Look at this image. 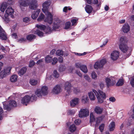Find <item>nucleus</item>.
<instances>
[{"mask_svg":"<svg viewBox=\"0 0 134 134\" xmlns=\"http://www.w3.org/2000/svg\"><path fill=\"white\" fill-rule=\"evenodd\" d=\"M61 25V21L58 18L55 19L52 28L50 27L49 26L46 27L45 25L41 24H37L36 26L38 29L34 32V31L32 32L35 34L40 37L43 36L44 33L41 31L43 30L46 33L49 34L52 31L56 30L59 29Z\"/></svg>","mask_w":134,"mask_h":134,"instance_id":"obj_1","label":"nucleus"},{"mask_svg":"<svg viewBox=\"0 0 134 134\" xmlns=\"http://www.w3.org/2000/svg\"><path fill=\"white\" fill-rule=\"evenodd\" d=\"M51 3L50 0H47L46 1L42 4L43 8L42 9L43 12L46 16L44 20V21L49 24H51L52 23L53 17L52 14L48 11L49 7Z\"/></svg>","mask_w":134,"mask_h":134,"instance_id":"obj_2","label":"nucleus"},{"mask_svg":"<svg viewBox=\"0 0 134 134\" xmlns=\"http://www.w3.org/2000/svg\"><path fill=\"white\" fill-rule=\"evenodd\" d=\"M18 5L21 10H23L25 7L28 5L30 9H35L37 5L36 0H19Z\"/></svg>","mask_w":134,"mask_h":134,"instance_id":"obj_3","label":"nucleus"},{"mask_svg":"<svg viewBox=\"0 0 134 134\" xmlns=\"http://www.w3.org/2000/svg\"><path fill=\"white\" fill-rule=\"evenodd\" d=\"M120 44L119 46V48L121 50L123 53H126L129 55H131V53L132 51V49L130 47H128L126 44L127 40L125 37H121L120 40Z\"/></svg>","mask_w":134,"mask_h":134,"instance_id":"obj_4","label":"nucleus"},{"mask_svg":"<svg viewBox=\"0 0 134 134\" xmlns=\"http://www.w3.org/2000/svg\"><path fill=\"white\" fill-rule=\"evenodd\" d=\"M14 10L11 7H9L7 8L6 9L4 15L1 16L3 21L6 23H8L10 21L9 18V16H10L12 18H14Z\"/></svg>","mask_w":134,"mask_h":134,"instance_id":"obj_5","label":"nucleus"},{"mask_svg":"<svg viewBox=\"0 0 134 134\" xmlns=\"http://www.w3.org/2000/svg\"><path fill=\"white\" fill-rule=\"evenodd\" d=\"M102 113H103V115L99 116L96 119L95 118L94 114L93 113H91L90 114V122H92L96 121V126L98 125V124L100 123L104 118L105 116H107L108 115L107 111L106 110H103Z\"/></svg>","mask_w":134,"mask_h":134,"instance_id":"obj_6","label":"nucleus"},{"mask_svg":"<svg viewBox=\"0 0 134 134\" xmlns=\"http://www.w3.org/2000/svg\"><path fill=\"white\" fill-rule=\"evenodd\" d=\"M37 97L35 94H30L26 95L23 98L21 99V102L24 105H27L30 102H32L35 101Z\"/></svg>","mask_w":134,"mask_h":134,"instance_id":"obj_7","label":"nucleus"},{"mask_svg":"<svg viewBox=\"0 0 134 134\" xmlns=\"http://www.w3.org/2000/svg\"><path fill=\"white\" fill-rule=\"evenodd\" d=\"M48 93V87L46 86H43L41 88L37 89L35 92V95L39 98L46 95Z\"/></svg>","mask_w":134,"mask_h":134,"instance_id":"obj_8","label":"nucleus"},{"mask_svg":"<svg viewBox=\"0 0 134 134\" xmlns=\"http://www.w3.org/2000/svg\"><path fill=\"white\" fill-rule=\"evenodd\" d=\"M64 87L65 91L69 94H70L72 92L73 89V91L75 93H77L80 91L79 90L78 88L73 87L71 86L70 83L69 81H67L65 82Z\"/></svg>","mask_w":134,"mask_h":134,"instance_id":"obj_9","label":"nucleus"},{"mask_svg":"<svg viewBox=\"0 0 134 134\" xmlns=\"http://www.w3.org/2000/svg\"><path fill=\"white\" fill-rule=\"evenodd\" d=\"M4 109L9 110L13 107H16L17 104L15 101L11 100L9 102H4L3 103Z\"/></svg>","mask_w":134,"mask_h":134,"instance_id":"obj_10","label":"nucleus"},{"mask_svg":"<svg viewBox=\"0 0 134 134\" xmlns=\"http://www.w3.org/2000/svg\"><path fill=\"white\" fill-rule=\"evenodd\" d=\"M98 99V102L99 103H102L106 98V94L103 92L99 91L96 95Z\"/></svg>","mask_w":134,"mask_h":134,"instance_id":"obj_11","label":"nucleus"},{"mask_svg":"<svg viewBox=\"0 0 134 134\" xmlns=\"http://www.w3.org/2000/svg\"><path fill=\"white\" fill-rule=\"evenodd\" d=\"M116 80V78L114 77H111L110 78H106L105 81L107 86L108 87L113 86L115 83Z\"/></svg>","mask_w":134,"mask_h":134,"instance_id":"obj_12","label":"nucleus"},{"mask_svg":"<svg viewBox=\"0 0 134 134\" xmlns=\"http://www.w3.org/2000/svg\"><path fill=\"white\" fill-rule=\"evenodd\" d=\"M106 62L105 59H103L97 61L94 65V68L97 69L102 68Z\"/></svg>","mask_w":134,"mask_h":134,"instance_id":"obj_13","label":"nucleus"},{"mask_svg":"<svg viewBox=\"0 0 134 134\" xmlns=\"http://www.w3.org/2000/svg\"><path fill=\"white\" fill-rule=\"evenodd\" d=\"M89 111L87 108L81 109L79 111V115L80 118L86 117L89 115Z\"/></svg>","mask_w":134,"mask_h":134,"instance_id":"obj_14","label":"nucleus"},{"mask_svg":"<svg viewBox=\"0 0 134 134\" xmlns=\"http://www.w3.org/2000/svg\"><path fill=\"white\" fill-rule=\"evenodd\" d=\"M97 92L95 90H93L92 91H91L88 93L89 98L91 101L94 100L96 99L95 95L96 96Z\"/></svg>","mask_w":134,"mask_h":134,"instance_id":"obj_15","label":"nucleus"},{"mask_svg":"<svg viewBox=\"0 0 134 134\" xmlns=\"http://www.w3.org/2000/svg\"><path fill=\"white\" fill-rule=\"evenodd\" d=\"M119 55V52L116 51H113L111 54V58L113 60H116L118 58Z\"/></svg>","mask_w":134,"mask_h":134,"instance_id":"obj_16","label":"nucleus"},{"mask_svg":"<svg viewBox=\"0 0 134 134\" xmlns=\"http://www.w3.org/2000/svg\"><path fill=\"white\" fill-rule=\"evenodd\" d=\"M79 99L78 98H75L71 100L70 102V106L74 107L77 105L79 103Z\"/></svg>","mask_w":134,"mask_h":134,"instance_id":"obj_17","label":"nucleus"},{"mask_svg":"<svg viewBox=\"0 0 134 134\" xmlns=\"http://www.w3.org/2000/svg\"><path fill=\"white\" fill-rule=\"evenodd\" d=\"M94 111L97 114H100L102 113L103 109L99 106H96L94 108Z\"/></svg>","mask_w":134,"mask_h":134,"instance_id":"obj_18","label":"nucleus"},{"mask_svg":"<svg viewBox=\"0 0 134 134\" xmlns=\"http://www.w3.org/2000/svg\"><path fill=\"white\" fill-rule=\"evenodd\" d=\"M60 87L59 85H56L52 91V92L54 94H58L60 92Z\"/></svg>","mask_w":134,"mask_h":134,"instance_id":"obj_19","label":"nucleus"},{"mask_svg":"<svg viewBox=\"0 0 134 134\" xmlns=\"http://www.w3.org/2000/svg\"><path fill=\"white\" fill-rule=\"evenodd\" d=\"M122 31L125 33H127L130 30V26L127 24H125L122 28Z\"/></svg>","mask_w":134,"mask_h":134,"instance_id":"obj_20","label":"nucleus"},{"mask_svg":"<svg viewBox=\"0 0 134 134\" xmlns=\"http://www.w3.org/2000/svg\"><path fill=\"white\" fill-rule=\"evenodd\" d=\"M0 39L4 40H6L7 39L6 34L4 30L0 32Z\"/></svg>","mask_w":134,"mask_h":134,"instance_id":"obj_21","label":"nucleus"},{"mask_svg":"<svg viewBox=\"0 0 134 134\" xmlns=\"http://www.w3.org/2000/svg\"><path fill=\"white\" fill-rule=\"evenodd\" d=\"M40 11V9H38L36 11L34 12L31 16V17L33 19H36L38 16Z\"/></svg>","mask_w":134,"mask_h":134,"instance_id":"obj_22","label":"nucleus"},{"mask_svg":"<svg viewBox=\"0 0 134 134\" xmlns=\"http://www.w3.org/2000/svg\"><path fill=\"white\" fill-rule=\"evenodd\" d=\"M86 12L88 13H90L92 12L93 8L90 5H87L85 8Z\"/></svg>","mask_w":134,"mask_h":134,"instance_id":"obj_23","label":"nucleus"},{"mask_svg":"<svg viewBox=\"0 0 134 134\" xmlns=\"http://www.w3.org/2000/svg\"><path fill=\"white\" fill-rule=\"evenodd\" d=\"M7 7V3L5 2H4L2 3L0 6V9L1 11L3 12H4L5 9Z\"/></svg>","mask_w":134,"mask_h":134,"instance_id":"obj_24","label":"nucleus"},{"mask_svg":"<svg viewBox=\"0 0 134 134\" xmlns=\"http://www.w3.org/2000/svg\"><path fill=\"white\" fill-rule=\"evenodd\" d=\"M18 77L16 75H13L10 77V80L11 82H14L17 81Z\"/></svg>","mask_w":134,"mask_h":134,"instance_id":"obj_25","label":"nucleus"},{"mask_svg":"<svg viewBox=\"0 0 134 134\" xmlns=\"http://www.w3.org/2000/svg\"><path fill=\"white\" fill-rule=\"evenodd\" d=\"M115 128V122L114 121L111 122L109 126V130L110 131H113Z\"/></svg>","mask_w":134,"mask_h":134,"instance_id":"obj_26","label":"nucleus"},{"mask_svg":"<svg viewBox=\"0 0 134 134\" xmlns=\"http://www.w3.org/2000/svg\"><path fill=\"white\" fill-rule=\"evenodd\" d=\"M69 129L70 131L72 133L76 131V127L75 125L72 124L69 127Z\"/></svg>","mask_w":134,"mask_h":134,"instance_id":"obj_27","label":"nucleus"},{"mask_svg":"<svg viewBox=\"0 0 134 134\" xmlns=\"http://www.w3.org/2000/svg\"><path fill=\"white\" fill-rule=\"evenodd\" d=\"M80 69L85 74L87 73L88 71L87 66L85 65H82Z\"/></svg>","mask_w":134,"mask_h":134,"instance_id":"obj_28","label":"nucleus"},{"mask_svg":"<svg viewBox=\"0 0 134 134\" xmlns=\"http://www.w3.org/2000/svg\"><path fill=\"white\" fill-rule=\"evenodd\" d=\"M27 69L25 67H24L20 70L18 74L20 76L23 75L26 71Z\"/></svg>","mask_w":134,"mask_h":134,"instance_id":"obj_29","label":"nucleus"},{"mask_svg":"<svg viewBox=\"0 0 134 134\" xmlns=\"http://www.w3.org/2000/svg\"><path fill=\"white\" fill-rule=\"evenodd\" d=\"M35 37V36L33 34H30L26 36V38L29 41H31L32 40L34 39Z\"/></svg>","mask_w":134,"mask_h":134,"instance_id":"obj_30","label":"nucleus"},{"mask_svg":"<svg viewBox=\"0 0 134 134\" xmlns=\"http://www.w3.org/2000/svg\"><path fill=\"white\" fill-rule=\"evenodd\" d=\"M124 84V80L123 79H119L116 83V85L117 86H122Z\"/></svg>","mask_w":134,"mask_h":134,"instance_id":"obj_31","label":"nucleus"},{"mask_svg":"<svg viewBox=\"0 0 134 134\" xmlns=\"http://www.w3.org/2000/svg\"><path fill=\"white\" fill-rule=\"evenodd\" d=\"M52 59V57L50 55H48L45 57V60L46 62L47 63H50Z\"/></svg>","mask_w":134,"mask_h":134,"instance_id":"obj_32","label":"nucleus"},{"mask_svg":"<svg viewBox=\"0 0 134 134\" xmlns=\"http://www.w3.org/2000/svg\"><path fill=\"white\" fill-rule=\"evenodd\" d=\"M88 100V99L87 95H84L82 97V102L84 103H86Z\"/></svg>","mask_w":134,"mask_h":134,"instance_id":"obj_33","label":"nucleus"},{"mask_svg":"<svg viewBox=\"0 0 134 134\" xmlns=\"http://www.w3.org/2000/svg\"><path fill=\"white\" fill-rule=\"evenodd\" d=\"M12 67L11 66H8L5 68L3 70L4 71L5 73L8 75L10 72L11 70L12 69Z\"/></svg>","mask_w":134,"mask_h":134,"instance_id":"obj_34","label":"nucleus"},{"mask_svg":"<svg viewBox=\"0 0 134 134\" xmlns=\"http://www.w3.org/2000/svg\"><path fill=\"white\" fill-rule=\"evenodd\" d=\"M0 48L5 53H6L9 51V48L7 47L5 48L4 47L1 46H0Z\"/></svg>","mask_w":134,"mask_h":134,"instance_id":"obj_35","label":"nucleus"},{"mask_svg":"<svg viewBox=\"0 0 134 134\" xmlns=\"http://www.w3.org/2000/svg\"><path fill=\"white\" fill-rule=\"evenodd\" d=\"M44 18V15L43 14H41L38 18L37 19V20L38 21H40L43 20Z\"/></svg>","mask_w":134,"mask_h":134,"instance_id":"obj_36","label":"nucleus"},{"mask_svg":"<svg viewBox=\"0 0 134 134\" xmlns=\"http://www.w3.org/2000/svg\"><path fill=\"white\" fill-rule=\"evenodd\" d=\"M7 75L4 71L2 70L0 72V77L3 78L6 77Z\"/></svg>","mask_w":134,"mask_h":134,"instance_id":"obj_37","label":"nucleus"},{"mask_svg":"<svg viewBox=\"0 0 134 134\" xmlns=\"http://www.w3.org/2000/svg\"><path fill=\"white\" fill-rule=\"evenodd\" d=\"M30 82L31 85H35L37 83V81L34 79H31Z\"/></svg>","mask_w":134,"mask_h":134,"instance_id":"obj_38","label":"nucleus"},{"mask_svg":"<svg viewBox=\"0 0 134 134\" xmlns=\"http://www.w3.org/2000/svg\"><path fill=\"white\" fill-rule=\"evenodd\" d=\"M83 77L88 82H91V79L88 75L86 74H85L83 75Z\"/></svg>","mask_w":134,"mask_h":134,"instance_id":"obj_39","label":"nucleus"},{"mask_svg":"<svg viewBox=\"0 0 134 134\" xmlns=\"http://www.w3.org/2000/svg\"><path fill=\"white\" fill-rule=\"evenodd\" d=\"M92 78V79L96 80L97 77V75L96 74L94 71H93L91 74Z\"/></svg>","mask_w":134,"mask_h":134,"instance_id":"obj_40","label":"nucleus"},{"mask_svg":"<svg viewBox=\"0 0 134 134\" xmlns=\"http://www.w3.org/2000/svg\"><path fill=\"white\" fill-rule=\"evenodd\" d=\"M56 54L58 55H63V51L61 50H58L56 52Z\"/></svg>","mask_w":134,"mask_h":134,"instance_id":"obj_41","label":"nucleus"},{"mask_svg":"<svg viewBox=\"0 0 134 134\" xmlns=\"http://www.w3.org/2000/svg\"><path fill=\"white\" fill-rule=\"evenodd\" d=\"M71 25L70 22H67L65 24V26L64 29H68L70 28Z\"/></svg>","mask_w":134,"mask_h":134,"instance_id":"obj_42","label":"nucleus"},{"mask_svg":"<svg viewBox=\"0 0 134 134\" xmlns=\"http://www.w3.org/2000/svg\"><path fill=\"white\" fill-rule=\"evenodd\" d=\"M53 75L56 78H58L59 76V75L56 70H54L53 73Z\"/></svg>","mask_w":134,"mask_h":134,"instance_id":"obj_43","label":"nucleus"},{"mask_svg":"<svg viewBox=\"0 0 134 134\" xmlns=\"http://www.w3.org/2000/svg\"><path fill=\"white\" fill-rule=\"evenodd\" d=\"M77 19H74L72 20H71V22L72 24V25H76L77 22Z\"/></svg>","mask_w":134,"mask_h":134,"instance_id":"obj_44","label":"nucleus"},{"mask_svg":"<svg viewBox=\"0 0 134 134\" xmlns=\"http://www.w3.org/2000/svg\"><path fill=\"white\" fill-rule=\"evenodd\" d=\"M65 68L63 65H60L59 67V70L60 71H62L65 70Z\"/></svg>","mask_w":134,"mask_h":134,"instance_id":"obj_45","label":"nucleus"},{"mask_svg":"<svg viewBox=\"0 0 134 134\" xmlns=\"http://www.w3.org/2000/svg\"><path fill=\"white\" fill-rule=\"evenodd\" d=\"M71 9V8L69 7H65L63 8V11L64 12H67L68 10H70Z\"/></svg>","mask_w":134,"mask_h":134,"instance_id":"obj_46","label":"nucleus"},{"mask_svg":"<svg viewBox=\"0 0 134 134\" xmlns=\"http://www.w3.org/2000/svg\"><path fill=\"white\" fill-rule=\"evenodd\" d=\"M30 18L28 17H25L23 19V20L24 22L25 23H27L30 21Z\"/></svg>","mask_w":134,"mask_h":134,"instance_id":"obj_47","label":"nucleus"},{"mask_svg":"<svg viewBox=\"0 0 134 134\" xmlns=\"http://www.w3.org/2000/svg\"><path fill=\"white\" fill-rule=\"evenodd\" d=\"M82 65L81 63L79 62L75 64V67L77 68H80V69Z\"/></svg>","mask_w":134,"mask_h":134,"instance_id":"obj_48","label":"nucleus"},{"mask_svg":"<svg viewBox=\"0 0 134 134\" xmlns=\"http://www.w3.org/2000/svg\"><path fill=\"white\" fill-rule=\"evenodd\" d=\"M35 64V63L33 60H31L30 61L29 66L30 67H32Z\"/></svg>","mask_w":134,"mask_h":134,"instance_id":"obj_49","label":"nucleus"},{"mask_svg":"<svg viewBox=\"0 0 134 134\" xmlns=\"http://www.w3.org/2000/svg\"><path fill=\"white\" fill-rule=\"evenodd\" d=\"M81 122V121L80 119H76L74 121L76 125H79Z\"/></svg>","mask_w":134,"mask_h":134,"instance_id":"obj_50","label":"nucleus"},{"mask_svg":"<svg viewBox=\"0 0 134 134\" xmlns=\"http://www.w3.org/2000/svg\"><path fill=\"white\" fill-rule=\"evenodd\" d=\"M53 62H52V64L54 65L57 62L58 59L56 58H54L52 60Z\"/></svg>","mask_w":134,"mask_h":134,"instance_id":"obj_51","label":"nucleus"},{"mask_svg":"<svg viewBox=\"0 0 134 134\" xmlns=\"http://www.w3.org/2000/svg\"><path fill=\"white\" fill-rule=\"evenodd\" d=\"M104 125L103 124H101L99 126V130L101 132H102L104 129Z\"/></svg>","mask_w":134,"mask_h":134,"instance_id":"obj_52","label":"nucleus"},{"mask_svg":"<svg viewBox=\"0 0 134 134\" xmlns=\"http://www.w3.org/2000/svg\"><path fill=\"white\" fill-rule=\"evenodd\" d=\"M109 100L111 102H113L115 101L116 99L114 97H111L109 98Z\"/></svg>","mask_w":134,"mask_h":134,"instance_id":"obj_53","label":"nucleus"},{"mask_svg":"<svg viewBox=\"0 0 134 134\" xmlns=\"http://www.w3.org/2000/svg\"><path fill=\"white\" fill-rule=\"evenodd\" d=\"M130 83L132 87H134V77L132 78V80L130 81Z\"/></svg>","mask_w":134,"mask_h":134,"instance_id":"obj_54","label":"nucleus"},{"mask_svg":"<svg viewBox=\"0 0 134 134\" xmlns=\"http://www.w3.org/2000/svg\"><path fill=\"white\" fill-rule=\"evenodd\" d=\"M108 42V40L107 39H106L105 40V41H104L102 45H101L100 46V47H103Z\"/></svg>","mask_w":134,"mask_h":134,"instance_id":"obj_55","label":"nucleus"},{"mask_svg":"<svg viewBox=\"0 0 134 134\" xmlns=\"http://www.w3.org/2000/svg\"><path fill=\"white\" fill-rule=\"evenodd\" d=\"M68 113L71 115H72L74 114L75 113V111L72 110H70L68 111Z\"/></svg>","mask_w":134,"mask_h":134,"instance_id":"obj_56","label":"nucleus"},{"mask_svg":"<svg viewBox=\"0 0 134 134\" xmlns=\"http://www.w3.org/2000/svg\"><path fill=\"white\" fill-rule=\"evenodd\" d=\"M99 85L100 88L102 89L104 88V83L102 82H101L99 83Z\"/></svg>","mask_w":134,"mask_h":134,"instance_id":"obj_57","label":"nucleus"},{"mask_svg":"<svg viewBox=\"0 0 134 134\" xmlns=\"http://www.w3.org/2000/svg\"><path fill=\"white\" fill-rule=\"evenodd\" d=\"M12 38L15 39L17 37V34L16 33L12 34Z\"/></svg>","mask_w":134,"mask_h":134,"instance_id":"obj_58","label":"nucleus"},{"mask_svg":"<svg viewBox=\"0 0 134 134\" xmlns=\"http://www.w3.org/2000/svg\"><path fill=\"white\" fill-rule=\"evenodd\" d=\"M76 74L80 77H82V74L79 71H76Z\"/></svg>","mask_w":134,"mask_h":134,"instance_id":"obj_59","label":"nucleus"},{"mask_svg":"<svg viewBox=\"0 0 134 134\" xmlns=\"http://www.w3.org/2000/svg\"><path fill=\"white\" fill-rule=\"evenodd\" d=\"M63 60V58L62 57H59L58 58V60L59 62L60 63H62Z\"/></svg>","mask_w":134,"mask_h":134,"instance_id":"obj_60","label":"nucleus"},{"mask_svg":"<svg viewBox=\"0 0 134 134\" xmlns=\"http://www.w3.org/2000/svg\"><path fill=\"white\" fill-rule=\"evenodd\" d=\"M43 62V60L42 59H40L38 60L36 64L37 65H40Z\"/></svg>","mask_w":134,"mask_h":134,"instance_id":"obj_61","label":"nucleus"},{"mask_svg":"<svg viewBox=\"0 0 134 134\" xmlns=\"http://www.w3.org/2000/svg\"><path fill=\"white\" fill-rule=\"evenodd\" d=\"M64 134H72V132H70V131L67 130H65L64 132Z\"/></svg>","mask_w":134,"mask_h":134,"instance_id":"obj_62","label":"nucleus"},{"mask_svg":"<svg viewBox=\"0 0 134 134\" xmlns=\"http://www.w3.org/2000/svg\"><path fill=\"white\" fill-rule=\"evenodd\" d=\"M125 125V124L124 123L122 124L120 126V129L121 130H122L123 129Z\"/></svg>","mask_w":134,"mask_h":134,"instance_id":"obj_63","label":"nucleus"},{"mask_svg":"<svg viewBox=\"0 0 134 134\" xmlns=\"http://www.w3.org/2000/svg\"><path fill=\"white\" fill-rule=\"evenodd\" d=\"M131 20L132 21H134V15L131 16L130 17Z\"/></svg>","mask_w":134,"mask_h":134,"instance_id":"obj_64","label":"nucleus"}]
</instances>
